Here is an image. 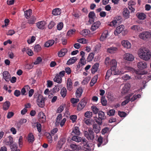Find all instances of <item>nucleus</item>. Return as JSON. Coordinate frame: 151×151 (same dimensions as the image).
<instances>
[{"label": "nucleus", "instance_id": "obj_51", "mask_svg": "<svg viewBox=\"0 0 151 151\" xmlns=\"http://www.w3.org/2000/svg\"><path fill=\"white\" fill-rule=\"evenodd\" d=\"M101 102L102 105L103 106H106L107 104V101L105 99V97L104 96L101 97Z\"/></svg>", "mask_w": 151, "mask_h": 151}, {"label": "nucleus", "instance_id": "obj_49", "mask_svg": "<svg viewBox=\"0 0 151 151\" xmlns=\"http://www.w3.org/2000/svg\"><path fill=\"white\" fill-rule=\"evenodd\" d=\"M130 97L131 96H130L128 97L127 98L125 99L126 100L122 102L121 104V105L122 106H124L127 103H128L130 101Z\"/></svg>", "mask_w": 151, "mask_h": 151}, {"label": "nucleus", "instance_id": "obj_30", "mask_svg": "<svg viewBox=\"0 0 151 151\" xmlns=\"http://www.w3.org/2000/svg\"><path fill=\"white\" fill-rule=\"evenodd\" d=\"M77 60V59L76 57H73L68 60L67 64L68 65H72Z\"/></svg>", "mask_w": 151, "mask_h": 151}, {"label": "nucleus", "instance_id": "obj_38", "mask_svg": "<svg viewBox=\"0 0 151 151\" xmlns=\"http://www.w3.org/2000/svg\"><path fill=\"white\" fill-rule=\"evenodd\" d=\"M66 94L67 90L65 87H63L61 90L60 94L64 98L66 96Z\"/></svg>", "mask_w": 151, "mask_h": 151}, {"label": "nucleus", "instance_id": "obj_57", "mask_svg": "<svg viewBox=\"0 0 151 151\" xmlns=\"http://www.w3.org/2000/svg\"><path fill=\"white\" fill-rule=\"evenodd\" d=\"M96 122L97 123L98 125H101L102 123V119H101L99 118L96 117L95 119Z\"/></svg>", "mask_w": 151, "mask_h": 151}, {"label": "nucleus", "instance_id": "obj_44", "mask_svg": "<svg viewBox=\"0 0 151 151\" xmlns=\"http://www.w3.org/2000/svg\"><path fill=\"white\" fill-rule=\"evenodd\" d=\"M141 97V95L140 94L137 95L135 94L133 95L132 97L130 99V101L132 102L134 101L137 99L140 98Z\"/></svg>", "mask_w": 151, "mask_h": 151}, {"label": "nucleus", "instance_id": "obj_41", "mask_svg": "<svg viewBox=\"0 0 151 151\" xmlns=\"http://www.w3.org/2000/svg\"><path fill=\"white\" fill-rule=\"evenodd\" d=\"M70 147L74 150H79L81 149V147L78 145L72 144L70 145Z\"/></svg>", "mask_w": 151, "mask_h": 151}, {"label": "nucleus", "instance_id": "obj_48", "mask_svg": "<svg viewBox=\"0 0 151 151\" xmlns=\"http://www.w3.org/2000/svg\"><path fill=\"white\" fill-rule=\"evenodd\" d=\"M62 118V115L61 114H59L57 117L55 123L56 125H58L60 123V121Z\"/></svg>", "mask_w": 151, "mask_h": 151}, {"label": "nucleus", "instance_id": "obj_47", "mask_svg": "<svg viewBox=\"0 0 151 151\" xmlns=\"http://www.w3.org/2000/svg\"><path fill=\"white\" fill-rule=\"evenodd\" d=\"M91 109H92L93 113L95 114H96L99 113V109L96 106H91Z\"/></svg>", "mask_w": 151, "mask_h": 151}, {"label": "nucleus", "instance_id": "obj_61", "mask_svg": "<svg viewBox=\"0 0 151 151\" xmlns=\"http://www.w3.org/2000/svg\"><path fill=\"white\" fill-rule=\"evenodd\" d=\"M77 119V116L76 115H71L70 116V119L72 122L74 123L76 121Z\"/></svg>", "mask_w": 151, "mask_h": 151}, {"label": "nucleus", "instance_id": "obj_24", "mask_svg": "<svg viewBox=\"0 0 151 151\" xmlns=\"http://www.w3.org/2000/svg\"><path fill=\"white\" fill-rule=\"evenodd\" d=\"M99 66L98 63H96L92 66L91 69V72L92 74H94L97 71Z\"/></svg>", "mask_w": 151, "mask_h": 151}, {"label": "nucleus", "instance_id": "obj_45", "mask_svg": "<svg viewBox=\"0 0 151 151\" xmlns=\"http://www.w3.org/2000/svg\"><path fill=\"white\" fill-rule=\"evenodd\" d=\"M8 138L9 140L6 142V144L7 145H10L13 144V139L11 136H9Z\"/></svg>", "mask_w": 151, "mask_h": 151}, {"label": "nucleus", "instance_id": "obj_29", "mask_svg": "<svg viewBox=\"0 0 151 151\" xmlns=\"http://www.w3.org/2000/svg\"><path fill=\"white\" fill-rule=\"evenodd\" d=\"M131 29L136 32H139L142 31V28L139 25H134L131 27Z\"/></svg>", "mask_w": 151, "mask_h": 151}, {"label": "nucleus", "instance_id": "obj_3", "mask_svg": "<svg viewBox=\"0 0 151 151\" xmlns=\"http://www.w3.org/2000/svg\"><path fill=\"white\" fill-rule=\"evenodd\" d=\"M139 37L144 40H147L151 37V31L144 32L140 33L139 35Z\"/></svg>", "mask_w": 151, "mask_h": 151}, {"label": "nucleus", "instance_id": "obj_25", "mask_svg": "<svg viewBox=\"0 0 151 151\" xmlns=\"http://www.w3.org/2000/svg\"><path fill=\"white\" fill-rule=\"evenodd\" d=\"M67 52L66 48H63L61 49L58 52V56L59 57H62L65 55Z\"/></svg>", "mask_w": 151, "mask_h": 151}, {"label": "nucleus", "instance_id": "obj_10", "mask_svg": "<svg viewBox=\"0 0 151 151\" xmlns=\"http://www.w3.org/2000/svg\"><path fill=\"white\" fill-rule=\"evenodd\" d=\"M101 23L99 21H97L93 23L91 27V30L94 31L99 27Z\"/></svg>", "mask_w": 151, "mask_h": 151}, {"label": "nucleus", "instance_id": "obj_19", "mask_svg": "<svg viewBox=\"0 0 151 151\" xmlns=\"http://www.w3.org/2000/svg\"><path fill=\"white\" fill-rule=\"evenodd\" d=\"M130 88V85L129 83L125 84L122 89V93H127L129 90Z\"/></svg>", "mask_w": 151, "mask_h": 151}, {"label": "nucleus", "instance_id": "obj_60", "mask_svg": "<svg viewBox=\"0 0 151 151\" xmlns=\"http://www.w3.org/2000/svg\"><path fill=\"white\" fill-rule=\"evenodd\" d=\"M75 29H70L68 32L67 35L68 36H71L75 33Z\"/></svg>", "mask_w": 151, "mask_h": 151}, {"label": "nucleus", "instance_id": "obj_52", "mask_svg": "<svg viewBox=\"0 0 151 151\" xmlns=\"http://www.w3.org/2000/svg\"><path fill=\"white\" fill-rule=\"evenodd\" d=\"M65 107V104L61 105L58 109L57 112L59 113L61 112Z\"/></svg>", "mask_w": 151, "mask_h": 151}, {"label": "nucleus", "instance_id": "obj_39", "mask_svg": "<svg viewBox=\"0 0 151 151\" xmlns=\"http://www.w3.org/2000/svg\"><path fill=\"white\" fill-rule=\"evenodd\" d=\"M32 13V10L31 9L26 11L24 12V15L25 17L27 19H29Z\"/></svg>", "mask_w": 151, "mask_h": 151}, {"label": "nucleus", "instance_id": "obj_11", "mask_svg": "<svg viewBox=\"0 0 151 151\" xmlns=\"http://www.w3.org/2000/svg\"><path fill=\"white\" fill-rule=\"evenodd\" d=\"M36 24L37 27L38 29H44L46 23L45 22L42 21L38 22Z\"/></svg>", "mask_w": 151, "mask_h": 151}, {"label": "nucleus", "instance_id": "obj_12", "mask_svg": "<svg viewBox=\"0 0 151 151\" xmlns=\"http://www.w3.org/2000/svg\"><path fill=\"white\" fill-rule=\"evenodd\" d=\"M124 26L123 25H121L116 28V30L114 31V34L115 35H117L120 34L123 30Z\"/></svg>", "mask_w": 151, "mask_h": 151}, {"label": "nucleus", "instance_id": "obj_46", "mask_svg": "<svg viewBox=\"0 0 151 151\" xmlns=\"http://www.w3.org/2000/svg\"><path fill=\"white\" fill-rule=\"evenodd\" d=\"M93 122V121L92 119H88L86 120L84 122L88 125L90 126L92 125Z\"/></svg>", "mask_w": 151, "mask_h": 151}, {"label": "nucleus", "instance_id": "obj_43", "mask_svg": "<svg viewBox=\"0 0 151 151\" xmlns=\"http://www.w3.org/2000/svg\"><path fill=\"white\" fill-rule=\"evenodd\" d=\"M94 57V54L93 53L89 54L87 58V61L88 62H90L92 61Z\"/></svg>", "mask_w": 151, "mask_h": 151}, {"label": "nucleus", "instance_id": "obj_5", "mask_svg": "<svg viewBox=\"0 0 151 151\" xmlns=\"http://www.w3.org/2000/svg\"><path fill=\"white\" fill-rule=\"evenodd\" d=\"M149 50L148 49L145 47L140 48L138 52V54L139 57L142 59Z\"/></svg>", "mask_w": 151, "mask_h": 151}, {"label": "nucleus", "instance_id": "obj_63", "mask_svg": "<svg viewBox=\"0 0 151 151\" xmlns=\"http://www.w3.org/2000/svg\"><path fill=\"white\" fill-rule=\"evenodd\" d=\"M63 27V23L62 22L59 23L57 25V28L58 30H60Z\"/></svg>", "mask_w": 151, "mask_h": 151}, {"label": "nucleus", "instance_id": "obj_54", "mask_svg": "<svg viewBox=\"0 0 151 151\" xmlns=\"http://www.w3.org/2000/svg\"><path fill=\"white\" fill-rule=\"evenodd\" d=\"M93 113L92 112L87 111L84 114L85 116L88 118H90L92 116Z\"/></svg>", "mask_w": 151, "mask_h": 151}, {"label": "nucleus", "instance_id": "obj_59", "mask_svg": "<svg viewBox=\"0 0 151 151\" xmlns=\"http://www.w3.org/2000/svg\"><path fill=\"white\" fill-rule=\"evenodd\" d=\"M36 127L38 132H40L41 131L42 126L41 124L37 122L36 123Z\"/></svg>", "mask_w": 151, "mask_h": 151}, {"label": "nucleus", "instance_id": "obj_27", "mask_svg": "<svg viewBox=\"0 0 151 151\" xmlns=\"http://www.w3.org/2000/svg\"><path fill=\"white\" fill-rule=\"evenodd\" d=\"M10 106V103L9 101L5 102L3 106V109L4 110L6 111L8 110Z\"/></svg>", "mask_w": 151, "mask_h": 151}, {"label": "nucleus", "instance_id": "obj_31", "mask_svg": "<svg viewBox=\"0 0 151 151\" xmlns=\"http://www.w3.org/2000/svg\"><path fill=\"white\" fill-rule=\"evenodd\" d=\"M67 86L68 90L69 91L71 90L73 87L72 83L70 78H68L67 80Z\"/></svg>", "mask_w": 151, "mask_h": 151}, {"label": "nucleus", "instance_id": "obj_37", "mask_svg": "<svg viewBox=\"0 0 151 151\" xmlns=\"http://www.w3.org/2000/svg\"><path fill=\"white\" fill-rule=\"evenodd\" d=\"M136 15L137 18L140 20H143L146 18V15L143 13H137Z\"/></svg>", "mask_w": 151, "mask_h": 151}, {"label": "nucleus", "instance_id": "obj_13", "mask_svg": "<svg viewBox=\"0 0 151 151\" xmlns=\"http://www.w3.org/2000/svg\"><path fill=\"white\" fill-rule=\"evenodd\" d=\"M122 45L127 49H129L131 47V44L128 40H124L121 42Z\"/></svg>", "mask_w": 151, "mask_h": 151}, {"label": "nucleus", "instance_id": "obj_7", "mask_svg": "<svg viewBox=\"0 0 151 151\" xmlns=\"http://www.w3.org/2000/svg\"><path fill=\"white\" fill-rule=\"evenodd\" d=\"M38 117L39 118L40 122H41L42 123H44L45 122L46 117L43 112H41L39 113Z\"/></svg>", "mask_w": 151, "mask_h": 151}, {"label": "nucleus", "instance_id": "obj_1", "mask_svg": "<svg viewBox=\"0 0 151 151\" xmlns=\"http://www.w3.org/2000/svg\"><path fill=\"white\" fill-rule=\"evenodd\" d=\"M105 63L107 66H110L111 69L114 71V75H121L123 74L126 71L124 72L122 71H116V68L117 66V62L115 59H112L110 60V58L108 57L106 58Z\"/></svg>", "mask_w": 151, "mask_h": 151}, {"label": "nucleus", "instance_id": "obj_15", "mask_svg": "<svg viewBox=\"0 0 151 151\" xmlns=\"http://www.w3.org/2000/svg\"><path fill=\"white\" fill-rule=\"evenodd\" d=\"M129 11L126 8H125L123 9L122 14L124 17L126 19L129 18Z\"/></svg>", "mask_w": 151, "mask_h": 151}, {"label": "nucleus", "instance_id": "obj_40", "mask_svg": "<svg viewBox=\"0 0 151 151\" xmlns=\"http://www.w3.org/2000/svg\"><path fill=\"white\" fill-rule=\"evenodd\" d=\"M98 116L99 118L101 119L104 120L105 119L106 116H105L104 113L102 111H100L98 113Z\"/></svg>", "mask_w": 151, "mask_h": 151}, {"label": "nucleus", "instance_id": "obj_35", "mask_svg": "<svg viewBox=\"0 0 151 151\" xmlns=\"http://www.w3.org/2000/svg\"><path fill=\"white\" fill-rule=\"evenodd\" d=\"M72 140L79 142H81L82 138L78 136H73L71 138Z\"/></svg>", "mask_w": 151, "mask_h": 151}, {"label": "nucleus", "instance_id": "obj_14", "mask_svg": "<svg viewBox=\"0 0 151 151\" xmlns=\"http://www.w3.org/2000/svg\"><path fill=\"white\" fill-rule=\"evenodd\" d=\"M124 59L128 61H132L134 59L133 56L129 53H126L124 56Z\"/></svg>", "mask_w": 151, "mask_h": 151}, {"label": "nucleus", "instance_id": "obj_20", "mask_svg": "<svg viewBox=\"0 0 151 151\" xmlns=\"http://www.w3.org/2000/svg\"><path fill=\"white\" fill-rule=\"evenodd\" d=\"M108 35V31L107 30L104 31L101 35L100 38V40L101 41H104L107 38Z\"/></svg>", "mask_w": 151, "mask_h": 151}, {"label": "nucleus", "instance_id": "obj_62", "mask_svg": "<svg viewBox=\"0 0 151 151\" xmlns=\"http://www.w3.org/2000/svg\"><path fill=\"white\" fill-rule=\"evenodd\" d=\"M42 61V59L40 57H38L37 58L35 61L34 63L35 65H37L39 64Z\"/></svg>", "mask_w": 151, "mask_h": 151}, {"label": "nucleus", "instance_id": "obj_56", "mask_svg": "<svg viewBox=\"0 0 151 151\" xmlns=\"http://www.w3.org/2000/svg\"><path fill=\"white\" fill-rule=\"evenodd\" d=\"M78 42L83 44H85L87 43V40L84 38H82L77 40Z\"/></svg>", "mask_w": 151, "mask_h": 151}, {"label": "nucleus", "instance_id": "obj_26", "mask_svg": "<svg viewBox=\"0 0 151 151\" xmlns=\"http://www.w3.org/2000/svg\"><path fill=\"white\" fill-rule=\"evenodd\" d=\"M65 142V139L64 138H61L59 141L58 142L57 147L59 149H61L63 145Z\"/></svg>", "mask_w": 151, "mask_h": 151}, {"label": "nucleus", "instance_id": "obj_9", "mask_svg": "<svg viewBox=\"0 0 151 151\" xmlns=\"http://www.w3.org/2000/svg\"><path fill=\"white\" fill-rule=\"evenodd\" d=\"M3 78L7 82H9L11 76L10 74L7 71H4L3 73Z\"/></svg>", "mask_w": 151, "mask_h": 151}, {"label": "nucleus", "instance_id": "obj_33", "mask_svg": "<svg viewBox=\"0 0 151 151\" xmlns=\"http://www.w3.org/2000/svg\"><path fill=\"white\" fill-rule=\"evenodd\" d=\"M52 13L54 16L59 15L61 13V9L59 8H56L53 10Z\"/></svg>", "mask_w": 151, "mask_h": 151}, {"label": "nucleus", "instance_id": "obj_50", "mask_svg": "<svg viewBox=\"0 0 151 151\" xmlns=\"http://www.w3.org/2000/svg\"><path fill=\"white\" fill-rule=\"evenodd\" d=\"M90 33V31L88 29H84L81 32V34L83 36L87 35Z\"/></svg>", "mask_w": 151, "mask_h": 151}, {"label": "nucleus", "instance_id": "obj_16", "mask_svg": "<svg viewBox=\"0 0 151 151\" xmlns=\"http://www.w3.org/2000/svg\"><path fill=\"white\" fill-rule=\"evenodd\" d=\"M93 130L96 134L99 133L100 131L101 127L100 125H98L96 123H94L93 125Z\"/></svg>", "mask_w": 151, "mask_h": 151}, {"label": "nucleus", "instance_id": "obj_2", "mask_svg": "<svg viewBox=\"0 0 151 151\" xmlns=\"http://www.w3.org/2000/svg\"><path fill=\"white\" fill-rule=\"evenodd\" d=\"M84 136L88 140H93L94 138V133L91 128L88 129V131H84Z\"/></svg>", "mask_w": 151, "mask_h": 151}, {"label": "nucleus", "instance_id": "obj_6", "mask_svg": "<svg viewBox=\"0 0 151 151\" xmlns=\"http://www.w3.org/2000/svg\"><path fill=\"white\" fill-rule=\"evenodd\" d=\"M45 99L42 97L40 96L38 97L37 102L38 106L42 108L45 106Z\"/></svg>", "mask_w": 151, "mask_h": 151}, {"label": "nucleus", "instance_id": "obj_32", "mask_svg": "<svg viewBox=\"0 0 151 151\" xmlns=\"http://www.w3.org/2000/svg\"><path fill=\"white\" fill-rule=\"evenodd\" d=\"M55 42L54 40H48L46 42L45 44V46L46 47H48L52 46L53 45Z\"/></svg>", "mask_w": 151, "mask_h": 151}, {"label": "nucleus", "instance_id": "obj_22", "mask_svg": "<svg viewBox=\"0 0 151 151\" xmlns=\"http://www.w3.org/2000/svg\"><path fill=\"white\" fill-rule=\"evenodd\" d=\"M83 89L81 87H80L77 88L76 92V96L77 98L80 97L82 93Z\"/></svg>", "mask_w": 151, "mask_h": 151}, {"label": "nucleus", "instance_id": "obj_64", "mask_svg": "<svg viewBox=\"0 0 151 151\" xmlns=\"http://www.w3.org/2000/svg\"><path fill=\"white\" fill-rule=\"evenodd\" d=\"M79 99H78V98H72L70 100L71 102L73 104H74L75 103H77L79 102Z\"/></svg>", "mask_w": 151, "mask_h": 151}, {"label": "nucleus", "instance_id": "obj_21", "mask_svg": "<svg viewBox=\"0 0 151 151\" xmlns=\"http://www.w3.org/2000/svg\"><path fill=\"white\" fill-rule=\"evenodd\" d=\"M117 48L116 47H111L107 48V52L111 54L114 53L116 52Z\"/></svg>", "mask_w": 151, "mask_h": 151}, {"label": "nucleus", "instance_id": "obj_53", "mask_svg": "<svg viewBox=\"0 0 151 151\" xmlns=\"http://www.w3.org/2000/svg\"><path fill=\"white\" fill-rule=\"evenodd\" d=\"M10 145V148L12 151H14L17 150L18 145L17 144L14 143Z\"/></svg>", "mask_w": 151, "mask_h": 151}, {"label": "nucleus", "instance_id": "obj_18", "mask_svg": "<svg viewBox=\"0 0 151 151\" xmlns=\"http://www.w3.org/2000/svg\"><path fill=\"white\" fill-rule=\"evenodd\" d=\"M80 134L79 128L78 127H75L73 129V131L71 133L72 135H79Z\"/></svg>", "mask_w": 151, "mask_h": 151}, {"label": "nucleus", "instance_id": "obj_4", "mask_svg": "<svg viewBox=\"0 0 151 151\" xmlns=\"http://www.w3.org/2000/svg\"><path fill=\"white\" fill-rule=\"evenodd\" d=\"M127 68L128 70L132 71V72H133L134 73H135L136 75L135 76L136 79H140L141 78V75H143L144 74V72L139 70L137 71L133 68L129 67H127Z\"/></svg>", "mask_w": 151, "mask_h": 151}, {"label": "nucleus", "instance_id": "obj_17", "mask_svg": "<svg viewBox=\"0 0 151 151\" xmlns=\"http://www.w3.org/2000/svg\"><path fill=\"white\" fill-rule=\"evenodd\" d=\"M95 17V14L94 12H91L88 14V17L89 19L88 21L89 22L91 23L94 21V18Z\"/></svg>", "mask_w": 151, "mask_h": 151}, {"label": "nucleus", "instance_id": "obj_8", "mask_svg": "<svg viewBox=\"0 0 151 151\" xmlns=\"http://www.w3.org/2000/svg\"><path fill=\"white\" fill-rule=\"evenodd\" d=\"M137 66L138 68L140 70H143L147 67L146 63L144 61H140L138 63Z\"/></svg>", "mask_w": 151, "mask_h": 151}, {"label": "nucleus", "instance_id": "obj_36", "mask_svg": "<svg viewBox=\"0 0 151 151\" xmlns=\"http://www.w3.org/2000/svg\"><path fill=\"white\" fill-rule=\"evenodd\" d=\"M53 80L54 81L58 83H60L62 82V78L59 76L58 74L56 75Z\"/></svg>", "mask_w": 151, "mask_h": 151}, {"label": "nucleus", "instance_id": "obj_23", "mask_svg": "<svg viewBox=\"0 0 151 151\" xmlns=\"http://www.w3.org/2000/svg\"><path fill=\"white\" fill-rule=\"evenodd\" d=\"M35 140V137L33 134L29 133L28 135L27 140L30 143H32Z\"/></svg>", "mask_w": 151, "mask_h": 151}, {"label": "nucleus", "instance_id": "obj_55", "mask_svg": "<svg viewBox=\"0 0 151 151\" xmlns=\"http://www.w3.org/2000/svg\"><path fill=\"white\" fill-rule=\"evenodd\" d=\"M41 48L40 45L38 44L36 45L34 47V51L37 52L40 51Z\"/></svg>", "mask_w": 151, "mask_h": 151}, {"label": "nucleus", "instance_id": "obj_34", "mask_svg": "<svg viewBox=\"0 0 151 151\" xmlns=\"http://www.w3.org/2000/svg\"><path fill=\"white\" fill-rule=\"evenodd\" d=\"M112 72L114 74V71H113L111 69H109L107 71L105 76V79L108 80L109 79V77L111 76L112 73Z\"/></svg>", "mask_w": 151, "mask_h": 151}, {"label": "nucleus", "instance_id": "obj_42", "mask_svg": "<svg viewBox=\"0 0 151 151\" xmlns=\"http://www.w3.org/2000/svg\"><path fill=\"white\" fill-rule=\"evenodd\" d=\"M36 20V18L35 16H32L28 20V23L29 24H33L35 23Z\"/></svg>", "mask_w": 151, "mask_h": 151}, {"label": "nucleus", "instance_id": "obj_58", "mask_svg": "<svg viewBox=\"0 0 151 151\" xmlns=\"http://www.w3.org/2000/svg\"><path fill=\"white\" fill-rule=\"evenodd\" d=\"M55 23L53 21H51L49 24L48 27L49 29H52L54 26L55 25Z\"/></svg>", "mask_w": 151, "mask_h": 151}, {"label": "nucleus", "instance_id": "obj_28", "mask_svg": "<svg viewBox=\"0 0 151 151\" xmlns=\"http://www.w3.org/2000/svg\"><path fill=\"white\" fill-rule=\"evenodd\" d=\"M151 57V52L149 50V52H148L145 55V56L143 57L141 59L145 61H147L149 60L150 59Z\"/></svg>", "mask_w": 151, "mask_h": 151}]
</instances>
